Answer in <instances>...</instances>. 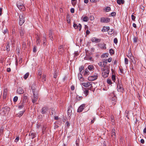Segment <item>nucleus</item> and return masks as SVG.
<instances>
[{
    "mask_svg": "<svg viewBox=\"0 0 146 146\" xmlns=\"http://www.w3.org/2000/svg\"><path fill=\"white\" fill-rule=\"evenodd\" d=\"M70 12L72 13H74V9L73 8H71L70 9Z\"/></svg>",
    "mask_w": 146,
    "mask_h": 146,
    "instance_id": "nucleus-61",
    "label": "nucleus"
},
{
    "mask_svg": "<svg viewBox=\"0 0 146 146\" xmlns=\"http://www.w3.org/2000/svg\"><path fill=\"white\" fill-rule=\"evenodd\" d=\"M129 111H126L125 113V114L126 115V117H127L128 119H129V117H128V115H129Z\"/></svg>",
    "mask_w": 146,
    "mask_h": 146,
    "instance_id": "nucleus-36",
    "label": "nucleus"
},
{
    "mask_svg": "<svg viewBox=\"0 0 146 146\" xmlns=\"http://www.w3.org/2000/svg\"><path fill=\"white\" fill-rule=\"evenodd\" d=\"M105 11L106 12H108L111 10L110 7H106L104 9Z\"/></svg>",
    "mask_w": 146,
    "mask_h": 146,
    "instance_id": "nucleus-37",
    "label": "nucleus"
},
{
    "mask_svg": "<svg viewBox=\"0 0 146 146\" xmlns=\"http://www.w3.org/2000/svg\"><path fill=\"white\" fill-rule=\"evenodd\" d=\"M116 100V97L115 96H114L112 98L111 100V102L113 105H115Z\"/></svg>",
    "mask_w": 146,
    "mask_h": 146,
    "instance_id": "nucleus-15",
    "label": "nucleus"
},
{
    "mask_svg": "<svg viewBox=\"0 0 146 146\" xmlns=\"http://www.w3.org/2000/svg\"><path fill=\"white\" fill-rule=\"evenodd\" d=\"M84 69V67L83 66H81V67H80L79 68V71L80 73H81L82 72V70Z\"/></svg>",
    "mask_w": 146,
    "mask_h": 146,
    "instance_id": "nucleus-38",
    "label": "nucleus"
},
{
    "mask_svg": "<svg viewBox=\"0 0 146 146\" xmlns=\"http://www.w3.org/2000/svg\"><path fill=\"white\" fill-rule=\"evenodd\" d=\"M18 99V98L17 96H15L13 98V101L15 102H16Z\"/></svg>",
    "mask_w": 146,
    "mask_h": 146,
    "instance_id": "nucleus-49",
    "label": "nucleus"
},
{
    "mask_svg": "<svg viewBox=\"0 0 146 146\" xmlns=\"http://www.w3.org/2000/svg\"><path fill=\"white\" fill-rule=\"evenodd\" d=\"M95 119H96V118L95 117H93V119H92L91 121V123H93L95 121Z\"/></svg>",
    "mask_w": 146,
    "mask_h": 146,
    "instance_id": "nucleus-59",
    "label": "nucleus"
},
{
    "mask_svg": "<svg viewBox=\"0 0 146 146\" xmlns=\"http://www.w3.org/2000/svg\"><path fill=\"white\" fill-rule=\"evenodd\" d=\"M107 82L108 84L110 85H111L112 84L111 80L110 79H108L107 80Z\"/></svg>",
    "mask_w": 146,
    "mask_h": 146,
    "instance_id": "nucleus-45",
    "label": "nucleus"
},
{
    "mask_svg": "<svg viewBox=\"0 0 146 146\" xmlns=\"http://www.w3.org/2000/svg\"><path fill=\"white\" fill-rule=\"evenodd\" d=\"M24 112H25L24 110H23L22 111H20V112H19V113H18L17 114H16V115L17 117H20L23 115V114L24 113Z\"/></svg>",
    "mask_w": 146,
    "mask_h": 146,
    "instance_id": "nucleus-20",
    "label": "nucleus"
},
{
    "mask_svg": "<svg viewBox=\"0 0 146 146\" xmlns=\"http://www.w3.org/2000/svg\"><path fill=\"white\" fill-rule=\"evenodd\" d=\"M29 75V72H27L26 74H25L24 75L23 78L25 79H26L28 77Z\"/></svg>",
    "mask_w": 146,
    "mask_h": 146,
    "instance_id": "nucleus-32",
    "label": "nucleus"
},
{
    "mask_svg": "<svg viewBox=\"0 0 146 146\" xmlns=\"http://www.w3.org/2000/svg\"><path fill=\"white\" fill-rule=\"evenodd\" d=\"M42 82H44L46 81V75L45 74H43L42 77Z\"/></svg>",
    "mask_w": 146,
    "mask_h": 146,
    "instance_id": "nucleus-46",
    "label": "nucleus"
},
{
    "mask_svg": "<svg viewBox=\"0 0 146 146\" xmlns=\"http://www.w3.org/2000/svg\"><path fill=\"white\" fill-rule=\"evenodd\" d=\"M46 128L47 127L45 125H44L43 127L42 131L43 133H44V132H45Z\"/></svg>",
    "mask_w": 146,
    "mask_h": 146,
    "instance_id": "nucleus-35",
    "label": "nucleus"
},
{
    "mask_svg": "<svg viewBox=\"0 0 146 146\" xmlns=\"http://www.w3.org/2000/svg\"><path fill=\"white\" fill-rule=\"evenodd\" d=\"M32 139H33L35 137V134L34 133H31L29 134Z\"/></svg>",
    "mask_w": 146,
    "mask_h": 146,
    "instance_id": "nucleus-27",
    "label": "nucleus"
},
{
    "mask_svg": "<svg viewBox=\"0 0 146 146\" xmlns=\"http://www.w3.org/2000/svg\"><path fill=\"white\" fill-rule=\"evenodd\" d=\"M119 70L120 71V74H122L123 73V69L122 68H119Z\"/></svg>",
    "mask_w": 146,
    "mask_h": 146,
    "instance_id": "nucleus-63",
    "label": "nucleus"
},
{
    "mask_svg": "<svg viewBox=\"0 0 146 146\" xmlns=\"http://www.w3.org/2000/svg\"><path fill=\"white\" fill-rule=\"evenodd\" d=\"M88 20V18L86 16L84 17L83 19V20L84 21L87 22Z\"/></svg>",
    "mask_w": 146,
    "mask_h": 146,
    "instance_id": "nucleus-39",
    "label": "nucleus"
},
{
    "mask_svg": "<svg viewBox=\"0 0 146 146\" xmlns=\"http://www.w3.org/2000/svg\"><path fill=\"white\" fill-rule=\"evenodd\" d=\"M37 94L35 95V96L33 95L34 98L32 99V101L33 103L34 104V103H35L37 100L38 99V97H37Z\"/></svg>",
    "mask_w": 146,
    "mask_h": 146,
    "instance_id": "nucleus-18",
    "label": "nucleus"
},
{
    "mask_svg": "<svg viewBox=\"0 0 146 146\" xmlns=\"http://www.w3.org/2000/svg\"><path fill=\"white\" fill-rule=\"evenodd\" d=\"M131 19L132 20L134 21L135 18V17L133 15H132L131 16Z\"/></svg>",
    "mask_w": 146,
    "mask_h": 146,
    "instance_id": "nucleus-60",
    "label": "nucleus"
},
{
    "mask_svg": "<svg viewBox=\"0 0 146 146\" xmlns=\"http://www.w3.org/2000/svg\"><path fill=\"white\" fill-rule=\"evenodd\" d=\"M31 89L32 90V91L33 92V95H35L37 94L35 92V87L33 86V85L31 87Z\"/></svg>",
    "mask_w": 146,
    "mask_h": 146,
    "instance_id": "nucleus-23",
    "label": "nucleus"
},
{
    "mask_svg": "<svg viewBox=\"0 0 146 146\" xmlns=\"http://www.w3.org/2000/svg\"><path fill=\"white\" fill-rule=\"evenodd\" d=\"M117 88L118 92H123V91L124 89L122 87V85L119 81L117 84Z\"/></svg>",
    "mask_w": 146,
    "mask_h": 146,
    "instance_id": "nucleus-5",
    "label": "nucleus"
},
{
    "mask_svg": "<svg viewBox=\"0 0 146 146\" xmlns=\"http://www.w3.org/2000/svg\"><path fill=\"white\" fill-rule=\"evenodd\" d=\"M17 7L19 9L21 10L22 11H24L25 7L24 5H19V3H17Z\"/></svg>",
    "mask_w": 146,
    "mask_h": 146,
    "instance_id": "nucleus-14",
    "label": "nucleus"
},
{
    "mask_svg": "<svg viewBox=\"0 0 146 146\" xmlns=\"http://www.w3.org/2000/svg\"><path fill=\"white\" fill-rule=\"evenodd\" d=\"M107 62V60H106L105 61L103 62V65L104 66V68H106L105 66L106 65Z\"/></svg>",
    "mask_w": 146,
    "mask_h": 146,
    "instance_id": "nucleus-43",
    "label": "nucleus"
},
{
    "mask_svg": "<svg viewBox=\"0 0 146 146\" xmlns=\"http://www.w3.org/2000/svg\"><path fill=\"white\" fill-rule=\"evenodd\" d=\"M64 50L63 48H62L60 49H59L58 52L59 54H61L64 52Z\"/></svg>",
    "mask_w": 146,
    "mask_h": 146,
    "instance_id": "nucleus-41",
    "label": "nucleus"
},
{
    "mask_svg": "<svg viewBox=\"0 0 146 146\" xmlns=\"http://www.w3.org/2000/svg\"><path fill=\"white\" fill-rule=\"evenodd\" d=\"M85 107V105L82 104L78 108V112H80L82 111L84 109V107Z\"/></svg>",
    "mask_w": 146,
    "mask_h": 146,
    "instance_id": "nucleus-13",
    "label": "nucleus"
},
{
    "mask_svg": "<svg viewBox=\"0 0 146 146\" xmlns=\"http://www.w3.org/2000/svg\"><path fill=\"white\" fill-rule=\"evenodd\" d=\"M133 42H137V37H134L133 39Z\"/></svg>",
    "mask_w": 146,
    "mask_h": 146,
    "instance_id": "nucleus-54",
    "label": "nucleus"
},
{
    "mask_svg": "<svg viewBox=\"0 0 146 146\" xmlns=\"http://www.w3.org/2000/svg\"><path fill=\"white\" fill-rule=\"evenodd\" d=\"M113 42H114L116 44H117V38H115L114 39V40H113Z\"/></svg>",
    "mask_w": 146,
    "mask_h": 146,
    "instance_id": "nucleus-53",
    "label": "nucleus"
},
{
    "mask_svg": "<svg viewBox=\"0 0 146 146\" xmlns=\"http://www.w3.org/2000/svg\"><path fill=\"white\" fill-rule=\"evenodd\" d=\"M90 54H87L86 55L85 57L84 58L85 60H89L90 61H93L94 60L92 56H90Z\"/></svg>",
    "mask_w": 146,
    "mask_h": 146,
    "instance_id": "nucleus-7",
    "label": "nucleus"
},
{
    "mask_svg": "<svg viewBox=\"0 0 146 146\" xmlns=\"http://www.w3.org/2000/svg\"><path fill=\"white\" fill-rule=\"evenodd\" d=\"M111 121L113 123H114V117L113 116H111Z\"/></svg>",
    "mask_w": 146,
    "mask_h": 146,
    "instance_id": "nucleus-55",
    "label": "nucleus"
},
{
    "mask_svg": "<svg viewBox=\"0 0 146 146\" xmlns=\"http://www.w3.org/2000/svg\"><path fill=\"white\" fill-rule=\"evenodd\" d=\"M15 33V30L13 29L12 31V34L13 35H14Z\"/></svg>",
    "mask_w": 146,
    "mask_h": 146,
    "instance_id": "nucleus-64",
    "label": "nucleus"
},
{
    "mask_svg": "<svg viewBox=\"0 0 146 146\" xmlns=\"http://www.w3.org/2000/svg\"><path fill=\"white\" fill-rule=\"evenodd\" d=\"M109 54L107 53H105L102 54L101 56V57L102 58H106L108 57Z\"/></svg>",
    "mask_w": 146,
    "mask_h": 146,
    "instance_id": "nucleus-26",
    "label": "nucleus"
},
{
    "mask_svg": "<svg viewBox=\"0 0 146 146\" xmlns=\"http://www.w3.org/2000/svg\"><path fill=\"white\" fill-rule=\"evenodd\" d=\"M52 31L51 30L50 31L49 34V37L50 39V40H51L52 41L53 40V36L52 35Z\"/></svg>",
    "mask_w": 146,
    "mask_h": 146,
    "instance_id": "nucleus-21",
    "label": "nucleus"
},
{
    "mask_svg": "<svg viewBox=\"0 0 146 146\" xmlns=\"http://www.w3.org/2000/svg\"><path fill=\"white\" fill-rule=\"evenodd\" d=\"M115 130L114 129H112V130L111 132V136L113 137L114 136H115ZM115 137H113V138H114Z\"/></svg>",
    "mask_w": 146,
    "mask_h": 146,
    "instance_id": "nucleus-30",
    "label": "nucleus"
},
{
    "mask_svg": "<svg viewBox=\"0 0 146 146\" xmlns=\"http://www.w3.org/2000/svg\"><path fill=\"white\" fill-rule=\"evenodd\" d=\"M98 77V74H95L94 75L89 77L88 79L89 81H94L97 79Z\"/></svg>",
    "mask_w": 146,
    "mask_h": 146,
    "instance_id": "nucleus-6",
    "label": "nucleus"
},
{
    "mask_svg": "<svg viewBox=\"0 0 146 146\" xmlns=\"http://www.w3.org/2000/svg\"><path fill=\"white\" fill-rule=\"evenodd\" d=\"M17 92L19 94H22L24 92L23 89L21 88H19L17 90Z\"/></svg>",
    "mask_w": 146,
    "mask_h": 146,
    "instance_id": "nucleus-12",
    "label": "nucleus"
},
{
    "mask_svg": "<svg viewBox=\"0 0 146 146\" xmlns=\"http://www.w3.org/2000/svg\"><path fill=\"white\" fill-rule=\"evenodd\" d=\"M116 15V13L115 12H112L111 14V15L112 16H115Z\"/></svg>",
    "mask_w": 146,
    "mask_h": 146,
    "instance_id": "nucleus-57",
    "label": "nucleus"
},
{
    "mask_svg": "<svg viewBox=\"0 0 146 146\" xmlns=\"http://www.w3.org/2000/svg\"><path fill=\"white\" fill-rule=\"evenodd\" d=\"M88 69L90 71H92L94 69V66L92 65H90L88 66Z\"/></svg>",
    "mask_w": 146,
    "mask_h": 146,
    "instance_id": "nucleus-24",
    "label": "nucleus"
},
{
    "mask_svg": "<svg viewBox=\"0 0 146 146\" xmlns=\"http://www.w3.org/2000/svg\"><path fill=\"white\" fill-rule=\"evenodd\" d=\"M19 24L20 26L22 25L25 22V17L22 14H20L19 15Z\"/></svg>",
    "mask_w": 146,
    "mask_h": 146,
    "instance_id": "nucleus-2",
    "label": "nucleus"
},
{
    "mask_svg": "<svg viewBox=\"0 0 146 146\" xmlns=\"http://www.w3.org/2000/svg\"><path fill=\"white\" fill-rule=\"evenodd\" d=\"M110 30V27H104L102 30L103 32H106Z\"/></svg>",
    "mask_w": 146,
    "mask_h": 146,
    "instance_id": "nucleus-19",
    "label": "nucleus"
},
{
    "mask_svg": "<svg viewBox=\"0 0 146 146\" xmlns=\"http://www.w3.org/2000/svg\"><path fill=\"white\" fill-rule=\"evenodd\" d=\"M109 73V69L106 68H104L103 71L102 73V76L104 78H106L108 77V74Z\"/></svg>",
    "mask_w": 146,
    "mask_h": 146,
    "instance_id": "nucleus-1",
    "label": "nucleus"
},
{
    "mask_svg": "<svg viewBox=\"0 0 146 146\" xmlns=\"http://www.w3.org/2000/svg\"><path fill=\"white\" fill-rule=\"evenodd\" d=\"M56 111L55 110H52L51 115H53L54 116L56 115Z\"/></svg>",
    "mask_w": 146,
    "mask_h": 146,
    "instance_id": "nucleus-40",
    "label": "nucleus"
},
{
    "mask_svg": "<svg viewBox=\"0 0 146 146\" xmlns=\"http://www.w3.org/2000/svg\"><path fill=\"white\" fill-rule=\"evenodd\" d=\"M117 2L118 4L120 5L121 3L122 4H123L124 1V0H117Z\"/></svg>",
    "mask_w": 146,
    "mask_h": 146,
    "instance_id": "nucleus-25",
    "label": "nucleus"
},
{
    "mask_svg": "<svg viewBox=\"0 0 146 146\" xmlns=\"http://www.w3.org/2000/svg\"><path fill=\"white\" fill-rule=\"evenodd\" d=\"M109 52L110 54H112L114 53V52L113 49H111L109 50Z\"/></svg>",
    "mask_w": 146,
    "mask_h": 146,
    "instance_id": "nucleus-48",
    "label": "nucleus"
},
{
    "mask_svg": "<svg viewBox=\"0 0 146 146\" xmlns=\"http://www.w3.org/2000/svg\"><path fill=\"white\" fill-rule=\"evenodd\" d=\"M125 63L126 65L128 64V60L127 58H125Z\"/></svg>",
    "mask_w": 146,
    "mask_h": 146,
    "instance_id": "nucleus-50",
    "label": "nucleus"
},
{
    "mask_svg": "<svg viewBox=\"0 0 146 146\" xmlns=\"http://www.w3.org/2000/svg\"><path fill=\"white\" fill-rule=\"evenodd\" d=\"M25 101L24 100L21 101L20 103L19 104L18 106V108L19 109H21L23 108L25 106Z\"/></svg>",
    "mask_w": 146,
    "mask_h": 146,
    "instance_id": "nucleus-8",
    "label": "nucleus"
},
{
    "mask_svg": "<svg viewBox=\"0 0 146 146\" xmlns=\"http://www.w3.org/2000/svg\"><path fill=\"white\" fill-rule=\"evenodd\" d=\"M89 18L92 21L94 19V17L92 15H91L90 16Z\"/></svg>",
    "mask_w": 146,
    "mask_h": 146,
    "instance_id": "nucleus-51",
    "label": "nucleus"
},
{
    "mask_svg": "<svg viewBox=\"0 0 146 146\" xmlns=\"http://www.w3.org/2000/svg\"><path fill=\"white\" fill-rule=\"evenodd\" d=\"M91 41L92 42H99L100 41V39L95 37H93L92 38Z\"/></svg>",
    "mask_w": 146,
    "mask_h": 146,
    "instance_id": "nucleus-17",
    "label": "nucleus"
},
{
    "mask_svg": "<svg viewBox=\"0 0 146 146\" xmlns=\"http://www.w3.org/2000/svg\"><path fill=\"white\" fill-rule=\"evenodd\" d=\"M7 90H4L3 94V98L4 99L6 98V96L7 95Z\"/></svg>",
    "mask_w": 146,
    "mask_h": 146,
    "instance_id": "nucleus-28",
    "label": "nucleus"
},
{
    "mask_svg": "<svg viewBox=\"0 0 146 146\" xmlns=\"http://www.w3.org/2000/svg\"><path fill=\"white\" fill-rule=\"evenodd\" d=\"M83 88V90L84 91V93L85 95L86 96L89 94V89H86V88H84L82 87Z\"/></svg>",
    "mask_w": 146,
    "mask_h": 146,
    "instance_id": "nucleus-16",
    "label": "nucleus"
},
{
    "mask_svg": "<svg viewBox=\"0 0 146 146\" xmlns=\"http://www.w3.org/2000/svg\"><path fill=\"white\" fill-rule=\"evenodd\" d=\"M111 78L113 81L114 82L115 80V76L114 75H112L111 76Z\"/></svg>",
    "mask_w": 146,
    "mask_h": 146,
    "instance_id": "nucleus-42",
    "label": "nucleus"
},
{
    "mask_svg": "<svg viewBox=\"0 0 146 146\" xmlns=\"http://www.w3.org/2000/svg\"><path fill=\"white\" fill-rule=\"evenodd\" d=\"M110 21V19L109 18H105L102 17L101 18L100 21L101 23H108Z\"/></svg>",
    "mask_w": 146,
    "mask_h": 146,
    "instance_id": "nucleus-4",
    "label": "nucleus"
},
{
    "mask_svg": "<svg viewBox=\"0 0 146 146\" xmlns=\"http://www.w3.org/2000/svg\"><path fill=\"white\" fill-rule=\"evenodd\" d=\"M131 60L134 64L136 62V61L133 56H132V57L131 58Z\"/></svg>",
    "mask_w": 146,
    "mask_h": 146,
    "instance_id": "nucleus-44",
    "label": "nucleus"
},
{
    "mask_svg": "<svg viewBox=\"0 0 146 146\" xmlns=\"http://www.w3.org/2000/svg\"><path fill=\"white\" fill-rule=\"evenodd\" d=\"M6 50L7 51L9 52L10 51V46L9 44H7L6 46Z\"/></svg>",
    "mask_w": 146,
    "mask_h": 146,
    "instance_id": "nucleus-34",
    "label": "nucleus"
},
{
    "mask_svg": "<svg viewBox=\"0 0 146 146\" xmlns=\"http://www.w3.org/2000/svg\"><path fill=\"white\" fill-rule=\"evenodd\" d=\"M73 27L75 29H78L80 31L82 28V25L81 24H79L78 25L74 23L73 25Z\"/></svg>",
    "mask_w": 146,
    "mask_h": 146,
    "instance_id": "nucleus-10",
    "label": "nucleus"
},
{
    "mask_svg": "<svg viewBox=\"0 0 146 146\" xmlns=\"http://www.w3.org/2000/svg\"><path fill=\"white\" fill-rule=\"evenodd\" d=\"M82 84L84 87L86 88L89 87V89H91L92 87V82H87L86 83L83 82L82 83Z\"/></svg>",
    "mask_w": 146,
    "mask_h": 146,
    "instance_id": "nucleus-3",
    "label": "nucleus"
},
{
    "mask_svg": "<svg viewBox=\"0 0 146 146\" xmlns=\"http://www.w3.org/2000/svg\"><path fill=\"white\" fill-rule=\"evenodd\" d=\"M10 108L7 106H6L3 108L2 109V111L5 114L8 113L9 112Z\"/></svg>",
    "mask_w": 146,
    "mask_h": 146,
    "instance_id": "nucleus-9",
    "label": "nucleus"
},
{
    "mask_svg": "<svg viewBox=\"0 0 146 146\" xmlns=\"http://www.w3.org/2000/svg\"><path fill=\"white\" fill-rule=\"evenodd\" d=\"M36 46H35L34 47L33 49V52H36Z\"/></svg>",
    "mask_w": 146,
    "mask_h": 146,
    "instance_id": "nucleus-62",
    "label": "nucleus"
},
{
    "mask_svg": "<svg viewBox=\"0 0 146 146\" xmlns=\"http://www.w3.org/2000/svg\"><path fill=\"white\" fill-rule=\"evenodd\" d=\"M109 30H110L108 32V33L109 35H111L114 33V30L113 29H110Z\"/></svg>",
    "mask_w": 146,
    "mask_h": 146,
    "instance_id": "nucleus-31",
    "label": "nucleus"
},
{
    "mask_svg": "<svg viewBox=\"0 0 146 146\" xmlns=\"http://www.w3.org/2000/svg\"><path fill=\"white\" fill-rule=\"evenodd\" d=\"M78 78L79 79V80L80 81H82L83 79L82 78V75L81 73H80L78 74Z\"/></svg>",
    "mask_w": 146,
    "mask_h": 146,
    "instance_id": "nucleus-29",
    "label": "nucleus"
},
{
    "mask_svg": "<svg viewBox=\"0 0 146 146\" xmlns=\"http://www.w3.org/2000/svg\"><path fill=\"white\" fill-rule=\"evenodd\" d=\"M89 74V72L88 71V70L86 68L85 70V72L84 73V75H88Z\"/></svg>",
    "mask_w": 146,
    "mask_h": 146,
    "instance_id": "nucleus-33",
    "label": "nucleus"
},
{
    "mask_svg": "<svg viewBox=\"0 0 146 146\" xmlns=\"http://www.w3.org/2000/svg\"><path fill=\"white\" fill-rule=\"evenodd\" d=\"M101 47L102 48L104 49H105L106 48V45L105 44H102V46Z\"/></svg>",
    "mask_w": 146,
    "mask_h": 146,
    "instance_id": "nucleus-47",
    "label": "nucleus"
},
{
    "mask_svg": "<svg viewBox=\"0 0 146 146\" xmlns=\"http://www.w3.org/2000/svg\"><path fill=\"white\" fill-rule=\"evenodd\" d=\"M22 46H23V47L24 48V49L26 47V44L25 42H23V44H22Z\"/></svg>",
    "mask_w": 146,
    "mask_h": 146,
    "instance_id": "nucleus-52",
    "label": "nucleus"
},
{
    "mask_svg": "<svg viewBox=\"0 0 146 146\" xmlns=\"http://www.w3.org/2000/svg\"><path fill=\"white\" fill-rule=\"evenodd\" d=\"M24 34V31L23 30H21L20 32V35L21 36H23Z\"/></svg>",
    "mask_w": 146,
    "mask_h": 146,
    "instance_id": "nucleus-56",
    "label": "nucleus"
},
{
    "mask_svg": "<svg viewBox=\"0 0 146 146\" xmlns=\"http://www.w3.org/2000/svg\"><path fill=\"white\" fill-rule=\"evenodd\" d=\"M36 43L37 45L39 46L40 43L41 42V40L40 39V38L38 35H37L36 36Z\"/></svg>",
    "mask_w": 146,
    "mask_h": 146,
    "instance_id": "nucleus-11",
    "label": "nucleus"
},
{
    "mask_svg": "<svg viewBox=\"0 0 146 146\" xmlns=\"http://www.w3.org/2000/svg\"><path fill=\"white\" fill-rule=\"evenodd\" d=\"M103 62H100L98 63V65L102 67H104V66L103 65Z\"/></svg>",
    "mask_w": 146,
    "mask_h": 146,
    "instance_id": "nucleus-58",
    "label": "nucleus"
},
{
    "mask_svg": "<svg viewBox=\"0 0 146 146\" xmlns=\"http://www.w3.org/2000/svg\"><path fill=\"white\" fill-rule=\"evenodd\" d=\"M47 108L46 107L43 108L42 109L41 113L42 114H45L46 113L47 111Z\"/></svg>",
    "mask_w": 146,
    "mask_h": 146,
    "instance_id": "nucleus-22",
    "label": "nucleus"
}]
</instances>
